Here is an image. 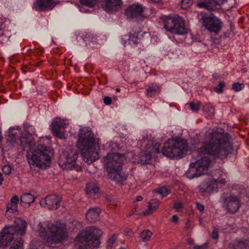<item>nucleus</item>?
Returning <instances> with one entry per match:
<instances>
[{
	"mask_svg": "<svg viewBox=\"0 0 249 249\" xmlns=\"http://www.w3.org/2000/svg\"><path fill=\"white\" fill-rule=\"evenodd\" d=\"M182 203L180 202H175L173 204V208L178 212H181L182 210Z\"/></svg>",
	"mask_w": 249,
	"mask_h": 249,
	"instance_id": "41",
	"label": "nucleus"
},
{
	"mask_svg": "<svg viewBox=\"0 0 249 249\" xmlns=\"http://www.w3.org/2000/svg\"><path fill=\"white\" fill-rule=\"evenodd\" d=\"M27 223L20 218H17L15 220V225L12 226L6 227L2 230L0 236V245L6 247L14 239L15 233L22 235L26 231Z\"/></svg>",
	"mask_w": 249,
	"mask_h": 249,
	"instance_id": "7",
	"label": "nucleus"
},
{
	"mask_svg": "<svg viewBox=\"0 0 249 249\" xmlns=\"http://www.w3.org/2000/svg\"><path fill=\"white\" fill-rule=\"evenodd\" d=\"M188 149L187 141L185 140H168L164 143L160 150V152L164 156L174 158L179 157L185 153Z\"/></svg>",
	"mask_w": 249,
	"mask_h": 249,
	"instance_id": "8",
	"label": "nucleus"
},
{
	"mask_svg": "<svg viewBox=\"0 0 249 249\" xmlns=\"http://www.w3.org/2000/svg\"><path fill=\"white\" fill-rule=\"evenodd\" d=\"M23 241L22 238H20L14 240L12 246L10 247L9 249H23Z\"/></svg>",
	"mask_w": 249,
	"mask_h": 249,
	"instance_id": "33",
	"label": "nucleus"
},
{
	"mask_svg": "<svg viewBox=\"0 0 249 249\" xmlns=\"http://www.w3.org/2000/svg\"><path fill=\"white\" fill-rule=\"evenodd\" d=\"M30 249H39L37 247H35L34 246H33L30 247Z\"/></svg>",
	"mask_w": 249,
	"mask_h": 249,
	"instance_id": "55",
	"label": "nucleus"
},
{
	"mask_svg": "<svg viewBox=\"0 0 249 249\" xmlns=\"http://www.w3.org/2000/svg\"><path fill=\"white\" fill-rule=\"evenodd\" d=\"M69 124L67 121L55 118L52 124V130L54 135L61 139H65L67 135L65 130Z\"/></svg>",
	"mask_w": 249,
	"mask_h": 249,
	"instance_id": "16",
	"label": "nucleus"
},
{
	"mask_svg": "<svg viewBox=\"0 0 249 249\" xmlns=\"http://www.w3.org/2000/svg\"><path fill=\"white\" fill-rule=\"evenodd\" d=\"M208 244L207 243L204 244L202 245H196L193 247V249H207Z\"/></svg>",
	"mask_w": 249,
	"mask_h": 249,
	"instance_id": "45",
	"label": "nucleus"
},
{
	"mask_svg": "<svg viewBox=\"0 0 249 249\" xmlns=\"http://www.w3.org/2000/svg\"><path fill=\"white\" fill-rule=\"evenodd\" d=\"M241 202L240 196L238 195L231 193L226 195L223 198V207L227 213L233 214L238 212L241 207Z\"/></svg>",
	"mask_w": 249,
	"mask_h": 249,
	"instance_id": "11",
	"label": "nucleus"
},
{
	"mask_svg": "<svg viewBox=\"0 0 249 249\" xmlns=\"http://www.w3.org/2000/svg\"><path fill=\"white\" fill-rule=\"evenodd\" d=\"M201 20L202 25L211 32L217 33L222 27V21L212 14H203Z\"/></svg>",
	"mask_w": 249,
	"mask_h": 249,
	"instance_id": "10",
	"label": "nucleus"
},
{
	"mask_svg": "<svg viewBox=\"0 0 249 249\" xmlns=\"http://www.w3.org/2000/svg\"><path fill=\"white\" fill-rule=\"evenodd\" d=\"M196 206L197 209L200 212H202L204 210V206L203 205L197 202V203H196Z\"/></svg>",
	"mask_w": 249,
	"mask_h": 249,
	"instance_id": "47",
	"label": "nucleus"
},
{
	"mask_svg": "<svg viewBox=\"0 0 249 249\" xmlns=\"http://www.w3.org/2000/svg\"><path fill=\"white\" fill-rule=\"evenodd\" d=\"M37 233L45 242L44 245L39 247L42 249H49L51 245L58 244L67 238L65 226L60 223L40 222L37 226Z\"/></svg>",
	"mask_w": 249,
	"mask_h": 249,
	"instance_id": "3",
	"label": "nucleus"
},
{
	"mask_svg": "<svg viewBox=\"0 0 249 249\" xmlns=\"http://www.w3.org/2000/svg\"><path fill=\"white\" fill-rule=\"evenodd\" d=\"M102 231L95 227H89L81 231L75 239V245L78 249H94L99 246V238Z\"/></svg>",
	"mask_w": 249,
	"mask_h": 249,
	"instance_id": "6",
	"label": "nucleus"
},
{
	"mask_svg": "<svg viewBox=\"0 0 249 249\" xmlns=\"http://www.w3.org/2000/svg\"><path fill=\"white\" fill-rule=\"evenodd\" d=\"M227 1V0H202L200 2L197 3L196 5L199 8L213 11L217 8V6H220Z\"/></svg>",
	"mask_w": 249,
	"mask_h": 249,
	"instance_id": "19",
	"label": "nucleus"
},
{
	"mask_svg": "<svg viewBox=\"0 0 249 249\" xmlns=\"http://www.w3.org/2000/svg\"><path fill=\"white\" fill-rule=\"evenodd\" d=\"M98 0H80L81 3L89 7H93Z\"/></svg>",
	"mask_w": 249,
	"mask_h": 249,
	"instance_id": "36",
	"label": "nucleus"
},
{
	"mask_svg": "<svg viewBox=\"0 0 249 249\" xmlns=\"http://www.w3.org/2000/svg\"><path fill=\"white\" fill-rule=\"evenodd\" d=\"M100 209L95 207L89 209L87 213L86 218L90 222H94L99 219Z\"/></svg>",
	"mask_w": 249,
	"mask_h": 249,
	"instance_id": "23",
	"label": "nucleus"
},
{
	"mask_svg": "<svg viewBox=\"0 0 249 249\" xmlns=\"http://www.w3.org/2000/svg\"><path fill=\"white\" fill-rule=\"evenodd\" d=\"M124 160L123 154L117 153H108L105 159L107 177L118 184H122L127 178L126 175L122 171Z\"/></svg>",
	"mask_w": 249,
	"mask_h": 249,
	"instance_id": "4",
	"label": "nucleus"
},
{
	"mask_svg": "<svg viewBox=\"0 0 249 249\" xmlns=\"http://www.w3.org/2000/svg\"><path fill=\"white\" fill-rule=\"evenodd\" d=\"M15 129V128H14L11 127V128H10V130H13V129Z\"/></svg>",
	"mask_w": 249,
	"mask_h": 249,
	"instance_id": "57",
	"label": "nucleus"
},
{
	"mask_svg": "<svg viewBox=\"0 0 249 249\" xmlns=\"http://www.w3.org/2000/svg\"><path fill=\"white\" fill-rule=\"evenodd\" d=\"M117 239V235L114 234L113 235L111 238L108 241V246L111 247L114 243H115L116 240Z\"/></svg>",
	"mask_w": 249,
	"mask_h": 249,
	"instance_id": "44",
	"label": "nucleus"
},
{
	"mask_svg": "<svg viewBox=\"0 0 249 249\" xmlns=\"http://www.w3.org/2000/svg\"><path fill=\"white\" fill-rule=\"evenodd\" d=\"M158 192L163 197L167 196L169 194V190L164 187L159 188Z\"/></svg>",
	"mask_w": 249,
	"mask_h": 249,
	"instance_id": "40",
	"label": "nucleus"
},
{
	"mask_svg": "<svg viewBox=\"0 0 249 249\" xmlns=\"http://www.w3.org/2000/svg\"><path fill=\"white\" fill-rule=\"evenodd\" d=\"M160 201L157 199H151L148 203V208L143 213V215L146 216L153 213L159 208Z\"/></svg>",
	"mask_w": 249,
	"mask_h": 249,
	"instance_id": "26",
	"label": "nucleus"
},
{
	"mask_svg": "<svg viewBox=\"0 0 249 249\" xmlns=\"http://www.w3.org/2000/svg\"><path fill=\"white\" fill-rule=\"evenodd\" d=\"M232 150L225 135L217 132H206L203 141L193 153V157L196 156L198 160L190 164L188 178H193L206 174L211 162L209 158L214 160L226 158Z\"/></svg>",
	"mask_w": 249,
	"mask_h": 249,
	"instance_id": "1",
	"label": "nucleus"
},
{
	"mask_svg": "<svg viewBox=\"0 0 249 249\" xmlns=\"http://www.w3.org/2000/svg\"><path fill=\"white\" fill-rule=\"evenodd\" d=\"M35 200L34 196L30 193H25L20 196L21 205L24 207L29 206Z\"/></svg>",
	"mask_w": 249,
	"mask_h": 249,
	"instance_id": "25",
	"label": "nucleus"
},
{
	"mask_svg": "<svg viewBox=\"0 0 249 249\" xmlns=\"http://www.w3.org/2000/svg\"><path fill=\"white\" fill-rule=\"evenodd\" d=\"M10 136H11L12 137L14 138L15 139V140L16 139L17 137H18V135L14 133H11L10 134Z\"/></svg>",
	"mask_w": 249,
	"mask_h": 249,
	"instance_id": "52",
	"label": "nucleus"
},
{
	"mask_svg": "<svg viewBox=\"0 0 249 249\" xmlns=\"http://www.w3.org/2000/svg\"><path fill=\"white\" fill-rule=\"evenodd\" d=\"M19 201L18 197L17 195H14L11 197L10 202L6 204L5 215L7 217H11L18 211L17 205Z\"/></svg>",
	"mask_w": 249,
	"mask_h": 249,
	"instance_id": "20",
	"label": "nucleus"
},
{
	"mask_svg": "<svg viewBox=\"0 0 249 249\" xmlns=\"http://www.w3.org/2000/svg\"><path fill=\"white\" fill-rule=\"evenodd\" d=\"M225 179L222 178H213L202 182L198 186L199 192L203 195L210 194L216 190L220 184H225Z\"/></svg>",
	"mask_w": 249,
	"mask_h": 249,
	"instance_id": "14",
	"label": "nucleus"
},
{
	"mask_svg": "<svg viewBox=\"0 0 249 249\" xmlns=\"http://www.w3.org/2000/svg\"><path fill=\"white\" fill-rule=\"evenodd\" d=\"M99 188L93 183H90L87 184L86 187L87 194L93 196L98 193Z\"/></svg>",
	"mask_w": 249,
	"mask_h": 249,
	"instance_id": "28",
	"label": "nucleus"
},
{
	"mask_svg": "<svg viewBox=\"0 0 249 249\" xmlns=\"http://www.w3.org/2000/svg\"><path fill=\"white\" fill-rule=\"evenodd\" d=\"M98 37L92 34H87L85 38V41L86 42L89 41V45L93 47H95L94 45L98 42Z\"/></svg>",
	"mask_w": 249,
	"mask_h": 249,
	"instance_id": "29",
	"label": "nucleus"
},
{
	"mask_svg": "<svg viewBox=\"0 0 249 249\" xmlns=\"http://www.w3.org/2000/svg\"><path fill=\"white\" fill-rule=\"evenodd\" d=\"M12 167L10 165H5L2 168L3 172L6 175H9L11 173Z\"/></svg>",
	"mask_w": 249,
	"mask_h": 249,
	"instance_id": "42",
	"label": "nucleus"
},
{
	"mask_svg": "<svg viewBox=\"0 0 249 249\" xmlns=\"http://www.w3.org/2000/svg\"><path fill=\"white\" fill-rule=\"evenodd\" d=\"M178 220V218L177 215H174L172 217V221L174 223H177Z\"/></svg>",
	"mask_w": 249,
	"mask_h": 249,
	"instance_id": "49",
	"label": "nucleus"
},
{
	"mask_svg": "<svg viewBox=\"0 0 249 249\" xmlns=\"http://www.w3.org/2000/svg\"><path fill=\"white\" fill-rule=\"evenodd\" d=\"M192 4V0H181L180 5L183 9H186Z\"/></svg>",
	"mask_w": 249,
	"mask_h": 249,
	"instance_id": "37",
	"label": "nucleus"
},
{
	"mask_svg": "<svg viewBox=\"0 0 249 249\" xmlns=\"http://www.w3.org/2000/svg\"><path fill=\"white\" fill-rule=\"evenodd\" d=\"M128 43L132 47H136L141 41L142 33L141 32H135L134 33H130L128 36Z\"/></svg>",
	"mask_w": 249,
	"mask_h": 249,
	"instance_id": "22",
	"label": "nucleus"
},
{
	"mask_svg": "<svg viewBox=\"0 0 249 249\" xmlns=\"http://www.w3.org/2000/svg\"><path fill=\"white\" fill-rule=\"evenodd\" d=\"M44 138H41L39 143L36 148L34 149L35 144L32 147H27L24 150L28 152V159L30 165H35L37 167L45 168L49 166L51 164V158L49 155L48 148L45 145H42Z\"/></svg>",
	"mask_w": 249,
	"mask_h": 249,
	"instance_id": "5",
	"label": "nucleus"
},
{
	"mask_svg": "<svg viewBox=\"0 0 249 249\" xmlns=\"http://www.w3.org/2000/svg\"><path fill=\"white\" fill-rule=\"evenodd\" d=\"M212 237L214 239H217L219 237V231L218 229L214 228L212 233Z\"/></svg>",
	"mask_w": 249,
	"mask_h": 249,
	"instance_id": "43",
	"label": "nucleus"
},
{
	"mask_svg": "<svg viewBox=\"0 0 249 249\" xmlns=\"http://www.w3.org/2000/svg\"><path fill=\"white\" fill-rule=\"evenodd\" d=\"M77 147L81 152L84 160L90 164L99 158V144L96 142L89 127L80 129Z\"/></svg>",
	"mask_w": 249,
	"mask_h": 249,
	"instance_id": "2",
	"label": "nucleus"
},
{
	"mask_svg": "<svg viewBox=\"0 0 249 249\" xmlns=\"http://www.w3.org/2000/svg\"><path fill=\"white\" fill-rule=\"evenodd\" d=\"M145 7L138 3H134L128 7L124 11V15L130 18H135L138 20H143L146 16L143 15Z\"/></svg>",
	"mask_w": 249,
	"mask_h": 249,
	"instance_id": "15",
	"label": "nucleus"
},
{
	"mask_svg": "<svg viewBox=\"0 0 249 249\" xmlns=\"http://www.w3.org/2000/svg\"><path fill=\"white\" fill-rule=\"evenodd\" d=\"M142 200V197L141 196H138L136 197V200L137 201H141Z\"/></svg>",
	"mask_w": 249,
	"mask_h": 249,
	"instance_id": "50",
	"label": "nucleus"
},
{
	"mask_svg": "<svg viewBox=\"0 0 249 249\" xmlns=\"http://www.w3.org/2000/svg\"><path fill=\"white\" fill-rule=\"evenodd\" d=\"M57 3L54 0H36L33 8L38 11H45L53 9Z\"/></svg>",
	"mask_w": 249,
	"mask_h": 249,
	"instance_id": "18",
	"label": "nucleus"
},
{
	"mask_svg": "<svg viewBox=\"0 0 249 249\" xmlns=\"http://www.w3.org/2000/svg\"><path fill=\"white\" fill-rule=\"evenodd\" d=\"M234 249H249V239L238 241L235 245Z\"/></svg>",
	"mask_w": 249,
	"mask_h": 249,
	"instance_id": "31",
	"label": "nucleus"
},
{
	"mask_svg": "<svg viewBox=\"0 0 249 249\" xmlns=\"http://www.w3.org/2000/svg\"><path fill=\"white\" fill-rule=\"evenodd\" d=\"M136 212V209L135 208L134 209H133L130 213H129V216H130L132 214H133L135 212Z\"/></svg>",
	"mask_w": 249,
	"mask_h": 249,
	"instance_id": "51",
	"label": "nucleus"
},
{
	"mask_svg": "<svg viewBox=\"0 0 249 249\" xmlns=\"http://www.w3.org/2000/svg\"><path fill=\"white\" fill-rule=\"evenodd\" d=\"M111 99L108 96H106L104 98V103L106 105H109L111 104Z\"/></svg>",
	"mask_w": 249,
	"mask_h": 249,
	"instance_id": "46",
	"label": "nucleus"
},
{
	"mask_svg": "<svg viewBox=\"0 0 249 249\" xmlns=\"http://www.w3.org/2000/svg\"><path fill=\"white\" fill-rule=\"evenodd\" d=\"M24 132H22L20 138V145L25 149L27 147H32L35 144V140L32 134L35 133L34 126L25 123L23 125Z\"/></svg>",
	"mask_w": 249,
	"mask_h": 249,
	"instance_id": "13",
	"label": "nucleus"
},
{
	"mask_svg": "<svg viewBox=\"0 0 249 249\" xmlns=\"http://www.w3.org/2000/svg\"><path fill=\"white\" fill-rule=\"evenodd\" d=\"M164 28L172 34L184 35L187 33V29L184 26L182 17L174 16L168 17L163 20Z\"/></svg>",
	"mask_w": 249,
	"mask_h": 249,
	"instance_id": "9",
	"label": "nucleus"
},
{
	"mask_svg": "<svg viewBox=\"0 0 249 249\" xmlns=\"http://www.w3.org/2000/svg\"><path fill=\"white\" fill-rule=\"evenodd\" d=\"M244 88V84L243 83H240L239 82H235L233 83L232 89L236 92L239 91Z\"/></svg>",
	"mask_w": 249,
	"mask_h": 249,
	"instance_id": "35",
	"label": "nucleus"
},
{
	"mask_svg": "<svg viewBox=\"0 0 249 249\" xmlns=\"http://www.w3.org/2000/svg\"><path fill=\"white\" fill-rule=\"evenodd\" d=\"M190 109L193 112H197L199 109V104L198 103H190L189 104Z\"/></svg>",
	"mask_w": 249,
	"mask_h": 249,
	"instance_id": "38",
	"label": "nucleus"
},
{
	"mask_svg": "<svg viewBox=\"0 0 249 249\" xmlns=\"http://www.w3.org/2000/svg\"><path fill=\"white\" fill-rule=\"evenodd\" d=\"M188 243H189V244H190V245H191V244H193V243H194V241H193V240H192V239H189V240H188Z\"/></svg>",
	"mask_w": 249,
	"mask_h": 249,
	"instance_id": "54",
	"label": "nucleus"
},
{
	"mask_svg": "<svg viewBox=\"0 0 249 249\" xmlns=\"http://www.w3.org/2000/svg\"><path fill=\"white\" fill-rule=\"evenodd\" d=\"M152 155L146 151L145 149L144 152H142L140 156V160L142 163H148L150 162Z\"/></svg>",
	"mask_w": 249,
	"mask_h": 249,
	"instance_id": "30",
	"label": "nucleus"
},
{
	"mask_svg": "<svg viewBox=\"0 0 249 249\" xmlns=\"http://www.w3.org/2000/svg\"><path fill=\"white\" fill-rule=\"evenodd\" d=\"M115 90L116 92H119L120 91L121 89L119 88H117V89H116Z\"/></svg>",
	"mask_w": 249,
	"mask_h": 249,
	"instance_id": "56",
	"label": "nucleus"
},
{
	"mask_svg": "<svg viewBox=\"0 0 249 249\" xmlns=\"http://www.w3.org/2000/svg\"><path fill=\"white\" fill-rule=\"evenodd\" d=\"M121 4V0H107L104 8L107 12L112 13L117 11L120 8Z\"/></svg>",
	"mask_w": 249,
	"mask_h": 249,
	"instance_id": "21",
	"label": "nucleus"
},
{
	"mask_svg": "<svg viewBox=\"0 0 249 249\" xmlns=\"http://www.w3.org/2000/svg\"><path fill=\"white\" fill-rule=\"evenodd\" d=\"M124 232L129 236H132L133 234L131 230L127 228L124 230Z\"/></svg>",
	"mask_w": 249,
	"mask_h": 249,
	"instance_id": "48",
	"label": "nucleus"
},
{
	"mask_svg": "<svg viewBox=\"0 0 249 249\" xmlns=\"http://www.w3.org/2000/svg\"><path fill=\"white\" fill-rule=\"evenodd\" d=\"M61 198L56 195H50L42 198L40 201L41 206L53 210L60 206Z\"/></svg>",
	"mask_w": 249,
	"mask_h": 249,
	"instance_id": "17",
	"label": "nucleus"
},
{
	"mask_svg": "<svg viewBox=\"0 0 249 249\" xmlns=\"http://www.w3.org/2000/svg\"><path fill=\"white\" fill-rule=\"evenodd\" d=\"M152 233L148 230H144L141 233L140 237L143 241H148L151 236Z\"/></svg>",
	"mask_w": 249,
	"mask_h": 249,
	"instance_id": "34",
	"label": "nucleus"
},
{
	"mask_svg": "<svg viewBox=\"0 0 249 249\" xmlns=\"http://www.w3.org/2000/svg\"><path fill=\"white\" fill-rule=\"evenodd\" d=\"M78 154L75 151H64L60 156L59 165L63 169L71 170L76 165Z\"/></svg>",
	"mask_w": 249,
	"mask_h": 249,
	"instance_id": "12",
	"label": "nucleus"
},
{
	"mask_svg": "<svg viewBox=\"0 0 249 249\" xmlns=\"http://www.w3.org/2000/svg\"><path fill=\"white\" fill-rule=\"evenodd\" d=\"M225 87V83L223 81H221L219 82L218 87H215L214 88V90L218 93H221L223 92V88Z\"/></svg>",
	"mask_w": 249,
	"mask_h": 249,
	"instance_id": "39",
	"label": "nucleus"
},
{
	"mask_svg": "<svg viewBox=\"0 0 249 249\" xmlns=\"http://www.w3.org/2000/svg\"><path fill=\"white\" fill-rule=\"evenodd\" d=\"M160 90V87L155 83H152L146 89V95L149 97L154 96Z\"/></svg>",
	"mask_w": 249,
	"mask_h": 249,
	"instance_id": "27",
	"label": "nucleus"
},
{
	"mask_svg": "<svg viewBox=\"0 0 249 249\" xmlns=\"http://www.w3.org/2000/svg\"><path fill=\"white\" fill-rule=\"evenodd\" d=\"M146 151L151 154L152 156L160 152V144L157 142H154L149 141L146 144L145 149Z\"/></svg>",
	"mask_w": 249,
	"mask_h": 249,
	"instance_id": "24",
	"label": "nucleus"
},
{
	"mask_svg": "<svg viewBox=\"0 0 249 249\" xmlns=\"http://www.w3.org/2000/svg\"><path fill=\"white\" fill-rule=\"evenodd\" d=\"M203 110L206 112L205 115L206 117L211 118L214 115V109L212 106L206 105L204 107Z\"/></svg>",
	"mask_w": 249,
	"mask_h": 249,
	"instance_id": "32",
	"label": "nucleus"
},
{
	"mask_svg": "<svg viewBox=\"0 0 249 249\" xmlns=\"http://www.w3.org/2000/svg\"><path fill=\"white\" fill-rule=\"evenodd\" d=\"M3 180V178L2 177L1 174L0 173V185L1 184Z\"/></svg>",
	"mask_w": 249,
	"mask_h": 249,
	"instance_id": "53",
	"label": "nucleus"
}]
</instances>
